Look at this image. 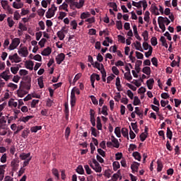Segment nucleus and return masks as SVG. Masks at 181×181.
<instances>
[{"label": "nucleus", "mask_w": 181, "mask_h": 181, "mask_svg": "<svg viewBox=\"0 0 181 181\" xmlns=\"http://www.w3.org/2000/svg\"><path fill=\"white\" fill-rule=\"evenodd\" d=\"M25 81L27 83H20L19 89L17 90V94L18 97H21V98H23V97H25L26 94H28V91L30 90V88L32 87V83H30V77L29 76H27L25 77ZM25 90H27L25 91Z\"/></svg>", "instance_id": "1"}, {"label": "nucleus", "mask_w": 181, "mask_h": 181, "mask_svg": "<svg viewBox=\"0 0 181 181\" xmlns=\"http://www.w3.org/2000/svg\"><path fill=\"white\" fill-rule=\"evenodd\" d=\"M56 11H57V7L54 6V4H52L51 8L48 9V11L46 13V18L47 19H50L51 18H53L54 16Z\"/></svg>", "instance_id": "2"}, {"label": "nucleus", "mask_w": 181, "mask_h": 181, "mask_svg": "<svg viewBox=\"0 0 181 181\" xmlns=\"http://www.w3.org/2000/svg\"><path fill=\"white\" fill-rule=\"evenodd\" d=\"M21 44V39L19 38H13L12 40L11 43L9 45V50H15L18 46Z\"/></svg>", "instance_id": "3"}, {"label": "nucleus", "mask_w": 181, "mask_h": 181, "mask_svg": "<svg viewBox=\"0 0 181 181\" xmlns=\"http://www.w3.org/2000/svg\"><path fill=\"white\" fill-rule=\"evenodd\" d=\"M8 59L11 61V63H21V57L17 53H15L13 55H9Z\"/></svg>", "instance_id": "4"}, {"label": "nucleus", "mask_w": 181, "mask_h": 181, "mask_svg": "<svg viewBox=\"0 0 181 181\" xmlns=\"http://www.w3.org/2000/svg\"><path fill=\"white\" fill-rule=\"evenodd\" d=\"M9 74H11V71L9 70V68H6V70L0 74V77L4 78L5 81H8Z\"/></svg>", "instance_id": "5"}, {"label": "nucleus", "mask_w": 181, "mask_h": 181, "mask_svg": "<svg viewBox=\"0 0 181 181\" xmlns=\"http://www.w3.org/2000/svg\"><path fill=\"white\" fill-rule=\"evenodd\" d=\"M18 53L21 56V57H28L29 51H28V47H23L18 49Z\"/></svg>", "instance_id": "6"}, {"label": "nucleus", "mask_w": 181, "mask_h": 181, "mask_svg": "<svg viewBox=\"0 0 181 181\" xmlns=\"http://www.w3.org/2000/svg\"><path fill=\"white\" fill-rule=\"evenodd\" d=\"M64 59H66V55L64 53L58 54L55 58L57 64H62V62L64 61Z\"/></svg>", "instance_id": "7"}, {"label": "nucleus", "mask_w": 181, "mask_h": 181, "mask_svg": "<svg viewBox=\"0 0 181 181\" xmlns=\"http://www.w3.org/2000/svg\"><path fill=\"white\" fill-rule=\"evenodd\" d=\"M8 128V125L6 124V120L5 119V117H2L0 118V130L1 129H6Z\"/></svg>", "instance_id": "8"}, {"label": "nucleus", "mask_w": 181, "mask_h": 181, "mask_svg": "<svg viewBox=\"0 0 181 181\" xmlns=\"http://www.w3.org/2000/svg\"><path fill=\"white\" fill-rule=\"evenodd\" d=\"M76 105V95L74 93V89L71 90V107L73 108Z\"/></svg>", "instance_id": "9"}, {"label": "nucleus", "mask_w": 181, "mask_h": 181, "mask_svg": "<svg viewBox=\"0 0 181 181\" xmlns=\"http://www.w3.org/2000/svg\"><path fill=\"white\" fill-rule=\"evenodd\" d=\"M158 20L160 21L161 23H163L164 25L165 23L167 26L170 23V20L168 18V17L160 16L158 17Z\"/></svg>", "instance_id": "10"}, {"label": "nucleus", "mask_w": 181, "mask_h": 181, "mask_svg": "<svg viewBox=\"0 0 181 181\" xmlns=\"http://www.w3.org/2000/svg\"><path fill=\"white\" fill-rule=\"evenodd\" d=\"M139 163L134 162V163L131 165V169L133 173H135V172H138V169H139Z\"/></svg>", "instance_id": "11"}, {"label": "nucleus", "mask_w": 181, "mask_h": 181, "mask_svg": "<svg viewBox=\"0 0 181 181\" xmlns=\"http://www.w3.org/2000/svg\"><path fill=\"white\" fill-rule=\"evenodd\" d=\"M112 143L113 144L114 148H119V142L118 141V139L115 138V136H112Z\"/></svg>", "instance_id": "12"}, {"label": "nucleus", "mask_w": 181, "mask_h": 181, "mask_svg": "<svg viewBox=\"0 0 181 181\" xmlns=\"http://www.w3.org/2000/svg\"><path fill=\"white\" fill-rule=\"evenodd\" d=\"M141 66H142V61L137 60L135 64V70L138 74L141 71Z\"/></svg>", "instance_id": "13"}, {"label": "nucleus", "mask_w": 181, "mask_h": 181, "mask_svg": "<svg viewBox=\"0 0 181 181\" xmlns=\"http://www.w3.org/2000/svg\"><path fill=\"white\" fill-rule=\"evenodd\" d=\"M154 83H155V80H153V78H150L146 81V84L148 90H152V88H153Z\"/></svg>", "instance_id": "14"}, {"label": "nucleus", "mask_w": 181, "mask_h": 181, "mask_svg": "<svg viewBox=\"0 0 181 181\" xmlns=\"http://www.w3.org/2000/svg\"><path fill=\"white\" fill-rule=\"evenodd\" d=\"M84 0H79V3L76 1V3H74V6H76L77 9H81L84 6Z\"/></svg>", "instance_id": "15"}, {"label": "nucleus", "mask_w": 181, "mask_h": 181, "mask_svg": "<svg viewBox=\"0 0 181 181\" xmlns=\"http://www.w3.org/2000/svg\"><path fill=\"white\" fill-rule=\"evenodd\" d=\"M51 53H52V48H50V47H48L44 49V50L41 52V54L42 56H49V54H50Z\"/></svg>", "instance_id": "16"}, {"label": "nucleus", "mask_w": 181, "mask_h": 181, "mask_svg": "<svg viewBox=\"0 0 181 181\" xmlns=\"http://www.w3.org/2000/svg\"><path fill=\"white\" fill-rule=\"evenodd\" d=\"M64 114H65V119L66 121H69V104L66 103L64 105Z\"/></svg>", "instance_id": "17"}, {"label": "nucleus", "mask_w": 181, "mask_h": 181, "mask_svg": "<svg viewBox=\"0 0 181 181\" xmlns=\"http://www.w3.org/2000/svg\"><path fill=\"white\" fill-rule=\"evenodd\" d=\"M115 86L117 87V91H122V89L121 88L122 86H121V80L119 79V77L116 78Z\"/></svg>", "instance_id": "18"}, {"label": "nucleus", "mask_w": 181, "mask_h": 181, "mask_svg": "<svg viewBox=\"0 0 181 181\" xmlns=\"http://www.w3.org/2000/svg\"><path fill=\"white\" fill-rule=\"evenodd\" d=\"M133 30L136 39H137V40H142V38L141 37V36H139V34H138V28H136V25L133 26Z\"/></svg>", "instance_id": "19"}, {"label": "nucleus", "mask_w": 181, "mask_h": 181, "mask_svg": "<svg viewBox=\"0 0 181 181\" xmlns=\"http://www.w3.org/2000/svg\"><path fill=\"white\" fill-rule=\"evenodd\" d=\"M96 127L98 131H101L103 129V124H101V119L100 117H98L96 119Z\"/></svg>", "instance_id": "20"}, {"label": "nucleus", "mask_w": 181, "mask_h": 181, "mask_svg": "<svg viewBox=\"0 0 181 181\" xmlns=\"http://www.w3.org/2000/svg\"><path fill=\"white\" fill-rule=\"evenodd\" d=\"M30 157V153H23L20 155V158L22 159V160H28L29 158Z\"/></svg>", "instance_id": "21"}, {"label": "nucleus", "mask_w": 181, "mask_h": 181, "mask_svg": "<svg viewBox=\"0 0 181 181\" xmlns=\"http://www.w3.org/2000/svg\"><path fill=\"white\" fill-rule=\"evenodd\" d=\"M162 169H163V164L160 160H157V172H162Z\"/></svg>", "instance_id": "22"}, {"label": "nucleus", "mask_w": 181, "mask_h": 181, "mask_svg": "<svg viewBox=\"0 0 181 181\" xmlns=\"http://www.w3.org/2000/svg\"><path fill=\"white\" fill-rule=\"evenodd\" d=\"M15 100L13 98H11L9 101H8V107H14L15 108H16V107H18V102H14Z\"/></svg>", "instance_id": "23"}, {"label": "nucleus", "mask_w": 181, "mask_h": 181, "mask_svg": "<svg viewBox=\"0 0 181 181\" xmlns=\"http://www.w3.org/2000/svg\"><path fill=\"white\" fill-rule=\"evenodd\" d=\"M101 114H103V115H105V117L108 115V107L107 105H103V107H102Z\"/></svg>", "instance_id": "24"}, {"label": "nucleus", "mask_w": 181, "mask_h": 181, "mask_svg": "<svg viewBox=\"0 0 181 181\" xmlns=\"http://www.w3.org/2000/svg\"><path fill=\"white\" fill-rule=\"evenodd\" d=\"M67 8H69V4H66V3H63L62 5H61L59 6V11H66V12H69V9H67Z\"/></svg>", "instance_id": "25"}, {"label": "nucleus", "mask_w": 181, "mask_h": 181, "mask_svg": "<svg viewBox=\"0 0 181 181\" xmlns=\"http://www.w3.org/2000/svg\"><path fill=\"white\" fill-rule=\"evenodd\" d=\"M26 69H28L29 70H33V66H35V63H33V61H29L26 63Z\"/></svg>", "instance_id": "26"}, {"label": "nucleus", "mask_w": 181, "mask_h": 181, "mask_svg": "<svg viewBox=\"0 0 181 181\" xmlns=\"http://www.w3.org/2000/svg\"><path fill=\"white\" fill-rule=\"evenodd\" d=\"M142 72L144 73V74H146V76H149L151 74V67L149 66H145L142 69Z\"/></svg>", "instance_id": "27"}, {"label": "nucleus", "mask_w": 181, "mask_h": 181, "mask_svg": "<svg viewBox=\"0 0 181 181\" xmlns=\"http://www.w3.org/2000/svg\"><path fill=\"white\" fill-rule=\"evenodd\" d=\"M91 16V13L90 12H83L81 14V19H87V18H90Z\"/></svg>", "instance_id": "28"}, {"label": "nucleus", "mask_w": 181, "mask_h": 181, "mask_svg": "<svg viewBox=\"0 0 181 181\" xmlns=\"http://www.w3.org/2000/svg\"><path fill=\"white\" fill-rule=\"evenodd\" d=\"M132 156L136 160H139L140 162L141 157V153H139V152L135 151L133 153Z\"/></svg>", "instance_id": "29"}, {"label": "nucleus", "mask_w": 181, "mask_h": 181, "mask_svg": "<svg viewBox=\"0 0 181 181\" xmlns=\"http://www.w3.org/2000/svg\"><path fill=\"white\" fill-rule=\"evenodd\" d=\"M121 132L122 134L124 136V138H127V139H129V136H128V129L122 128Z\"/></svg>", "instance_id": "30"}, {"label": "nucleus", "mask_w": 181, "mask_h": 181, "mask_svg": "<svg viewBox=\"0 0 181 181\" xmlns=\"http://www.w3.org/2000/svg\"><path fill=\"white\" fill-rule=\"evenodd\" d=\"M166 136L168 139H172V136H173V132H172L170 127H167Z\"/></svg>", "instance_id": "31"}, {"label": "nucleus", "mask_w": 181, "mask_h": 181, "mask_svg": "<svg viewBox=\"0 0 181 181\" xmlns=\"http://www.w3.org/2000/svg\"><path fill=\"white\" fill-rule=\"evenodd\" d=\"M134 45H135V48L136 50H139L140 52H144V49H142V46L141 45V42L136 41V44L134 43Z\"/></svg>", "instance_id": "32"}, {"label": "nucleus", "mask_w": 181, "mask_h": 181, "mask_svg": "<svg viewBox=\"0 0 181 181\" xmlns=\"http://www.w3.org/2000/svg\"><path fill=\"white\" fill-rule=\"evenodd\" d=\"M121 128L119 127H117L115 129V134L117 138H121Z\"/></svg>", "instance_id": "33"}, {"label": "nucleus", "mask_w": 181, "mask_h": 181, "mask_svg": "<svg viewBox=\"0 0 181 181\" xmlns=\"http://www.w3.org/2000/svg\"><path fill=\"white\" fill-rule=\"evenodd\" d=\"M76 170L79 175H84V168H83V165H78Z\"/></svg>", "instance_id": "34"}, {"label": "nucleus", "mask_w": 181, "mask_h": 181, "mask_svg": "<svg viewBox=\"0 0 181 181\" xmlns=\"http://www.w3.org/2000/svg\"><path fill=\"white\" fill-rule=\"evenodd\" d=\"M57 35V37H59V40H64V37H66L64 33H63L62 31H58Z\"/></svg>", "instance_id": "35"}, {"label": "nucleus", "mask_w": 181, "mask_h": 181, "mask_svg": "<svg viewBox=\"0 0 181 181\" xmlns=\"http://www.w3.org/2000/svg\"><path fill=\"white\" fill-rule=\"evenodd\" d=\"M119 175H121V171L119 170L117 171V173H115L112 177V180L117 181L118 180V178L119 177Z\"/></svg>", "instance_id": "36"}, {"label": "nucleus", "mask_w": 181, "mask_h": 181, "mask_svg": "<svg viewBox=\"0 0 181 181\" xmlns=\"http://www.w3.org/2000/svg\"><path fill=\"white\" fill-rule=\"evenodd\" d=\"M112 166H113V170L115 171L118 170V169H119L120 168L119 163L118 161L113 162Z\"/></svg>", "instance_id": "37"}, {"label": "nucleus", "mask_w": 181, "mask_h": 181, "mask_svg": "<svg viewBox=\"0 0 181 181\" xmlns=\"http://www.w3.org/2000/svg\"><path fill=\"white\" fill-rule=\"evenodd\" d=\"M29 134H30V131H29L28 129L24 130L22 132L21 136H22V138H24V139H26V138H28V136L29 135Z\"/></svg>", "instance_id": "38"}, {"label": "nucleus", "mask_w": 181, "mask_h": 181, "mask_svg": "<svg viewBox=\"0 0 181 181\" xmlns=\"http://www.w3.org/2000/svg\"><path fill=\"white\" fill-rule=\"evenodd\" d=\"M152 52H153V48L152 46H149L148 52H145V57L148 58L149 56H152Z\"/></svg>", "instance_id": "39"}, {"label": "nucleus", "mask_w": 181, "mask_h": 181, "mask_svg": "<svg viewBox=\"0 0 181 181\" xmlns=\"http://www.w3.org/2000/svg\"><path fill=\"white\" fill-rule=\"evenodd\" d=\"M92 78V80H94V81H95V80H97V81H100V75L97 74H93L90 76V79Z\"/></svg>", "instance_id": "40"}, {"label": "nucleus", "mask_w": 181, "mask_h": 181, "mask_svg": "<svg viewBox=\"0 0 181 181\" xmlns=\"http://www.w3.org/2000/svg\"><path fill=\"white\" fill-rule=\"evenodd\" d=\"M124 78L127 81H131L132 80V76L131 75V72L124 73Z\"/></svg>", "instance_id": "41"}, {"label": "nucleus", "mask_w": 181, "mask_h": 181, "mask_svg": "<svg viewBox=\"0 0 181 181\" xmlns=\"http://www.w3.org/2000/svg\"><path fill=\"white\" fill-rule=\"evenodd\" d=\"M100 73L102 74V78L107 77V72L105 71V69H104V64H101V71Z\"/></svg>", "instance_id": "42"}, {"label": "nucleus", "mask_w": 181, "mask_h": 181, "mask_svg": "<svg viewBox=\"0 0 181 181\" xmlns=\"http://www.w3.org/2000/svg\"><path fill=\"white\" fill-rule=\"evenodd\" d=\"M42 129V126H35L31 127V132H37L38 131H40Z\"/></svg>", "instance_id": "43"}, {"label": "nucleus", "mask_w": 181, "mask_h": 181, "mask_svg": "<svg viewBox=\"0 0 181 181\" xmlns=\"http://www.w3.org/2000/svg\"><path fill=\"white\" fill-rule=\"evenodd\" d=\"M71 132V130H70V127H66L65 130V138L66 139H69V137L70 136V133Z\"/></svg>", "instance_id": "44"}, {"label": "nucleus", "mask_w": 181, "mask_h": 181, "mask_svg": "<svg viewBox=\"0 0 181 181\" xmlns=\"http://www.w3.org/2000/svg\"><path fill=\"white\" fill-rule=\"evenodd\" d=\"M149 15H151V13L148 11H146L144 14V21L145 22H147V23H149Z\"/></svg>", "instance_id": "45"}, {"label": "nucleus", "mask_w": 181, "mask_h": 181, "mask_svg": "<svg viewBox=\"0 0 181 181\" xmlns=\"http://www.w3.org/2000/svg\"><path fill=\"white\" fill-rule=\"evenodd\" d=\"M11 71L13 74H17L18 71H19V66H12L11 67Z\"/></svg>", "instance_id": "46"}, {"label": "nucleus", "mask_w": 181, "mask_h": 181, "mask_svg": "<svg viewBox=\"0 0 181 181\" xmlns=\"http://www.w3.org/2000/svg\"><path fill=\"white\" fill-rule=\"evenodd\" d=\"M158 23L159 25L160 29L162 30L163 32H165V30H166V27L165 26V24L161 23L158 19Z\"/></svg>", "instance_id": "47"}, {"label": "nucleus", "mask_w": 181, "mask_h": 181, "mask_svg": "<svg viewBox=\"0 0 181 181\" xmlns=\"http://www.w3.org/2000/svg\"><path fill=\"white\" fill-rule=\"evenodd\" d=\"M7 22H8L9 28H12L13 26V25H15V21H13V20H12V18H11V17H8L7 18Z\"/></svg>", "instance_id": "48"}, {"label": "nucleus", "mask_w": 181, "mask_h": 181, "mask_svg": "<svg viewBox=\"0 0 181 181\" xmlns=\"http://www.w3.org/2000/svg\"><path fill=\"white\" fill-rule=\"evenodd\" d=\"M84 168H85V170H86L87 175H91V173H93L91 168H90V166H88V165H85Z\"/></svg>", "instance_id": "49"}, {"label": "nucleus", "mask_w": 181, "mask_h": 181, "mask_svg": "<svg viewBox=\"0 0 181 181\" xmlns=\"http://www.w3.org/2000/svg\"><path fill=\"white\" fill-rule=\"evenodd\" d=\"M93 169V170H95V172H96L97 173H101V172H102V170H103V168H101V165L94 166Z\"/></svg>", "instance_id": "50"}, {"label": "nucleus", "mask_w": 181, "mask_h": 181, "mask_svg": "<svg viewBox=\"0 0 181 181\" xmlns=\"http://www.w3.org/2000/svg\"><path fill=\"white\" fill-rule=\"evenodd\" d=\"M93 67L95 69H98L100 71L102 70L101 69V64H100L98 62H95V63L93 62Z\"/></svg>", "instance_id": "51"}, {"label": "nucleus", "mask_w": 181, "mask_h": 181, "mask_svg": "<svg viewBox=\"0 0 181 181\" xmlns=\"http://www.w3.org/2000/svg\"><path fill=\"white\" fill-rule=\"evenodd\" d=\"M140 103L141 100H139V98H138V96H135L133 102V105H139Z\"/></svg>", "instance_id": "52"}, {"label": "nucleus", "mask_w": 181, "mask_h": 181, "mask_svg": "<svg viewBox=\"0 0 181 181\" xmlns=\"http://www.w3.org/2000/svg\"><path fill=\"white\" fill-rule=\"evenodd\" d=\"M151 43L152 46H156V45H158V39L156 38V37H153L151 39Z\"/></svg>", "instance_id": "53"}, {"label": "nucleus", "mask_w": 181, "mask_h": 181, "mask_svg": "<svg viewBox=\"0 0 181 181\" xmlns=\"http://www.w3.org/2000/svg\"><path fill=\"white\" fill-rule=\"evenodd\" d=\"M23 4H18L17 3H16V1L13 3V7L15 8V9H21V8H23Z\"/></svg>", "instance_id": "54"}, {"label": "nucleus", "mask_w": 181, "mask_h": 181, "mask_svg": "<svg viewBox=\"0 0 181 181\" xmlns=\"http://www.w3.org/2000/svg\"><path fill=\"white\" fill-rule=\"evenodd\" d=\"M5 169H6V165H0V175H5Z\"/></svg>", "instance_id": "55"}, {"label": "nucleus", "mask_w": 181, "mask_h": 181, "mask_svg": "<svg viewBox=\"0 0 181 181\" xmlns=\"http://www.w3.org/2000/svg\"><path fill=\"white\" fill-rule=\"evenodd\" d=\"M112 71L114 74H115V76H118L119 74V70H118V68H117V66H112Z\"/></svg>", "instance_id": "56"}, {"label": "nucleus", "mask_w": 181, "mask_h": 181, "mask_svg": "<svg viewBox=\"0 0 181 181\" xmlns=\"http://www.w3.org/2000/svg\"><path fill=\"white\" fill-rule=\"evenodd\" d=\"M114 78H115V75L112 74L111 76H109L107 78V84H110V83H111L113 81Z\"/></svg>", "instance_id": "57"}, {"label": "nucleus", "mask_w": 181, "mask_h": 181, "mask_svg": "<svg viewBox=\"0 0 181 181\" xmlns=\"http://www.w3.org/2000/svg\"><path fill=\"white\" fill-rule=\"evenodd\" d=\"M37 83L40 88H43V87H45V85L43 84V79L42 78H39L37 79Z\"/></svg>", "instance_id": "58"}, {"label": "nucleus", "mask_w": 181, "mask_h": 181, "mask_svg": "<svg viewBox=\"0 0 181 181\" xmlns=\"http://www.w3.org/2000/svg\"><path fill=\"white\" fill-rule=\"evenodd\" d=\"M18 28H19V29H21V30H23V31L28 30V28L25 27V25H23V23H19Z\"/></svg>", "instance_id": "59"}, {"label": "nucleus", "mask_w": 181, "mask_h": 181, "mask_svg": "<svg viewBox=\"0 0 181 181\" xmlns=\"http://www.w3.org/2000/svg\"><path fill=\"white\" fill-rule=\"evenodd\" d=\"M32 118H33V116L23 117H22L21 121L23 122H28V121H29V119H32Z\"/></svg>", "instance_id": "60"}, {"label": "nucleus", "mask_w": 181, "mask_h": 181, "mask_svg": "<svg viewBox=\"0 0 181 181\" xmlns=\"http://www.w3.org/2000/svg\"><path fill=\"white\" fill-rule=\"evenodd\" d=\"M146 138H148V134H146V133L141 134L140 139H141V142H144L145 141V139H146Z\"/></svg>", "instance_id": "61"}, {"label": "nucleus", "mask_w": 181, "mask_h": 181, "mask_svg": "<svg viewBox=\"0 0 181 181\" xmlns=\"http://www.w3.org/2000/svg\"><path fill=\"white\" fill-rule=\"evenodd\" d=\"M116 26L118 30H121L122 29V22L121 21H116Z\"/></svg>", "instance_id": "62"}, {"label": "nucleus", "mask_w": 181, "mask_h": 181, "mask_svg": "<svg viewBox=\"0 0 181 181\" xmlns=\"http://www.w3.org/2000/svg\"><path fill=\"white\" fill-rule=\"evenodd\" d=\"M28 71H26L25 69H21L19 71V74L20 76H27V74H28Z\"/></svg>", "instance_id": "63"}, {"label": "nucleus", "mask_w": 181, "mask_h": 181, "mask_svg": "<svg viewBox=\"0 0 181 181\" xmlns=\"http://www.w3.org/2000/svg\"><path fill=\"white\" fill-rule=\"evenodd\" d=\"M142 36L145 40V42H147L148 40V33L147 30H145L143 33H142Z\"/></svg>", "instance_id": "64"}]
</instances>
